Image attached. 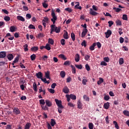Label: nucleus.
Masks as SVG:
<instances>
[{"mask_svg":"<svg viewBox=\"0 0 129 129\" xmlns=\"http://www.w3.org/2000/svg\"><path fill=\"white\" fill-rule=\"evenodd\" d=\"M51 17L52 18L51 19V21L54 24L55 23H56V21H57V16H56L55 12H54V11L51 12Z\"/></svg>","mask_w":129,"mask_h":129,"instance_id":"2","label":"nucleus"},{"mask_svg":"<svg viewBox=\"0 0 129 129\" xmlns=\"http://www.w3.org/2000/svg\"><path fill=\"white\" fill-rule=\"evenodd\" d=\"M23 9L24 11H25L26 12H27V11H29V8H28V7H27L26 6H24L23 7Z\"/></svg>","mask_w":129,"mask_h":129,"instance_id":"61","label":"nucleus"},{"mask_svg":"<svg viewBox=\"0 0 129 129\" xmlns=\"http://www.w3.org/2000/svg\"><path fill=\"white\" fill-rule=\"evenodd\" d=\"M26 17L27 19H28V20H30V19H31V18H32V15H31V14L28 13V14H26Z\"/></svg>","mask_w":129,"mask_h":129,"instance_id":"58","label":"nucleus"},{"mask_svg":"<svg viewBox=\"0 0 129 129\" xmlns=\"http://www.w3.org/2000/svg\"><path fill=\"white\" fill-rule=\"evenodd\" d=\"M48 90L50 93H55V90L53 89H48Z\"/></svg>","mask_w":129,"mask_h":129,"instance_id":"59","label":"nucleus"},{"mask_svg":"<svg viewBox=\"0 0 129 129\" xmlns=\"http://www.w3.org/2000/svg\"><path fill=\"white\" fill-rule=\"evenodd\" d=\"M62 91L63 92H64V93L66 94L69 93V89L68 88V87H67V86H66L62 89Z\"/></svg>","mask_w":129,"mask_h":129,"instance_id":"12","label":"nucleus"},{"mask_svg":"<svg viewBox=\"0 0 129 129\" xmlns=\"http://www.w3.org/2000/svg\"><path fill=\"white\" fill-rule=\"evenodd\" d=\"M45 103H46V101H45V100L44 99H40L39 100V103L40 104H42V105H45Z\"/></svg>","mask_w":129,"mask_h":129,"instance_id":"33","label":"nucleus"},{"mask_svg":"<svg viewBox=\"0 0 129 129\" xmlns=\"http://www.w3.org/2000/svg\"><path fill=\"white\" fill-rule=\"evenodd\" d=\"M60 27H56V29H55V33H60Z\"/></svg>","mask_w":129,"mask_h":129,"instance_id":"53","label":"nucleus"},{"mask_svg":"<svg viewBox=\"0 0 129 129\" xmlns=\"http://www.w3.org/2000/svg\"><path fill=\"white\" fill-rule=\"evenodd\" d=\"M109 102H106L104 104V108L105 109H108L109 108Z\"/></svg>","mask_w":129,"mask_h":129,"instance_id":"14","label":"nucleus"},{"mask_svg":"<svg viewBox=\"0 0 129 129\" xmlns=\"http://www.w3.org/2000/svg\"><path fill=\"white\" fill-rule=\"evenodd\" d=\"M123 63H124L123 58H120L119 59V64L120 65H122V64H123Z\"/></svg>","mask_w":129,"mask_h":129,"instance_id":"42","label":"nucleus"},{"mask_svg":"<svg viewBox=\"0 0 129 129\" xmlns=\"http://www.w3.org/2000/svg\"><path fill=\"white\" fill-rule=\"evenodd\" d=\"M86 69L87 71H90V67H89V65L88 64H86L85 65Z\"/></svg>","mask_w":129,"mask_h":129,"instance_id":"55","label":"nucleus"},{"mask_svg":"<svg viewBox=\"0 0 129 129\" xmlns=\"http://www.w3.org/2000/svg\"><path fill=\"white\" fill-rule=\"evenodd\" d=\"M41 80H42V81H43V82H44V83H47V84H49V83H50V81H47V80H46V78H42V79H41Z\"/></svg>","mask_w":129,"mask_h":129,"instance_id":"32","label":"nucleus"},{"mask_svg":"<svg viewBox=\"0 0 129 129\" xmlns=\"http://www.w3.org/2000/svg\"><path fill=\"white\" fill-rule=\"evenodd\" d=\"M87 32H88V30L86 28H85L83 30V32L82 33V38H84V37L86 36Z\"/></svg>","mask_w":129,"mask_h":129,"instance_id":"5","label":"nucleus"},{"mask_svg":"<svg viewBox=\"0 0 129 129\" xmlns=\"http://www.w3.org/2000/svg\"><path fill=\"white\" fill-rule=\"evenodd\" d=\"M5 21H6V22H9L11 20V18L9 16H5L4 17Z\"/></svg>","mask_w":129,"mask_h":129,"instance_id":"45","label":"nucleus"},{"mask_svg":"<svg viewBox=\"0 0 129 129\" xmlns=\"http://www.w3.org/2000/svg\"><path fill=\"white\" fill-rule=\"evenodd\" d=\"M57 29V27L55 25H51V29L50 31H53V32H55V30Z\"/></svg>","mask_w":129,"mask_h":129,"instance_id":"25","label":"nucleus"},{"mask_svg":"<svg viewBox=\"0 0 129 129\" xmlns=\"http://www.w3.org/2000/svg\"><path fill=\"white\" fill-rule=\"evenodd\" d=\"M108 24H109V27H111L113 25V22L112 21H108Z\"/></svg>","mask_w":129,"mask_h":129,"instance_id":"64","label":"nucleus"},{"mask_svg":"<svg viewBox=\"0 0 129 129\" xmlns=\"http://www.w3.org/2000/svg\"><path fill=\"white\" fill-rule=\"evenodd\" d=\"M7 56V52L6 51L0 52V58H5Z\"/></svg>","mask_w":129,"mask_h":129,"instance_id":"7","label":"nucleus"},{"mask_svg":"<svg viewBox=\"0 0 129 129\" xmlns=\"http://www.w3.org/2000/svg\"><path fill=\"white\" fill-rule=\"evenodd\" d=\"M70 63H71L70 61L67 60L64 62L63 65H64L65 66H69L70 65Z\"/></svg>","mask_w":129,"mask_h":129,"instance_id":"48","label":"nucleus"},{"mask_svg":"<svg viewBox=\"0 0 129 129\" xmlns=\"http://www.w3.org/2000/svg\"><path fill=\"white\" fill-rule=\"evenodd\" d=\"M71 68L72 69V73H73V74H75V73H76V69L75 68V67L71 66Z\"/></svg>","mask_w":129,"mask_h":129,"instance_id":"34","label":"nucleus"},{"mask_svg":"<svg viewBox=\"0 0 129 129\" xmlns=\"http://www.w3.org/2000/svg\"><path fill=\"white\" fill-rule=\"evenodd\" d=\"M95 46H96V43H94L90 47V50L91 51H93V50H94L95 48L94 47H95Z\"/></svg>","mask_w":129,"mask_h":129,"instance_id":"20","label":"nucleus"},{"mask_svg":"<svg viewBox=\"0 0 129 129\" xmlns=\"http://www.w3.org/2000/svg\"><path fill=\"white\" fill-rule=\"evenodd\" d=\"M116 26H121V21L120 20H118L116 21Z\"/></svg>","mask_w":129,"mask_h":129,"instance_id":"46","label":"nucleus"},{"mask_svg":"<svg viewBox=\"0 0 129 129\" xmlns=\"http://www.w3.org/2000/svg\"><path fill=\"white\" fill-rule=\"evenodd\" d=\"M75 60L76 62H79V61L80 60V55H79V54L77 53L76 54L75 57Z\"/></svg>","mask_w":129,"mask_h":129,"instance_id":"10","label":"nucleus"},{"mask_svg":"<svg viewBox=\"0 0 129 129\" xmlns=\"http://www.w3.org/2000/svg\"><path fill=\"white\" fill-rule=\"evenodd\" d=\"M13 113H14V114H21V111H20V109H19V108H17V107H15L13 109Z\"/></svg>","mask_w":129,"mask_h":129,"instance_id":"4","label":"nucleus"},{"mask_svg":"<svg viewBox=\"0 0 129 129\" xmlns=\"http://www.w3.org/2000/svg\"><path fill=\"white\" fill-rule=\"evenodd\" d=\"M123 113L126 116H129V111L127 110H124Z\"/></svg>","mask_w":129,"mask_h":129,"instance_id":"37","label":"nucleus"},{"mask_svg":"<svg viewBox=\"0 0 129 129\" xmlns=\"http://www.w3.org/2000/svg\"><path fill=\"white\" fill-rule=\"evenodd\" d=\"M113 10H115V12H116V13H119V12H120V11H121V9L116 8L115 7H114L113 8Z\"/></svg>","mask_w":129,"mask_h":129,"instance_id":"39","label":"nucleus"},{"mask_svg":"<svg viewBox=\"0 0 129 129\" xmlns=\"http://www.w3.org/2000/svg\"><path fill=\"white\" fill-rule=\"evenodd\" d=\"M78 105V108H79V109H81L82 108V103H81V101L80 100H79L77 102Z\"/></svg>","mask_w":129,"mask_h":129,"instance_id":"17","label":"nucleus"},{"mask_svg":"<svg viewBox=\"0 0 129 129\" xmlns=\"http://www.w3.org/2000/svg\"><path fill=\"white\" fill-rule=\"evenodd\" d=\"M36 76L37 78L41 79L43 78V74L42 72H39L38 73H36Z\"/></svg>","mask_w":129,"mask_h":129,"instance_id":"11","label":"nucleus"},{"mask_svg":"<svg viewBox=\"0 0 129 129\" xmlns=\"http://www.w3.org/2000/svg\"><path fill=\"white\" fill-rule=\"evenodd\" d=\"M17 20H19V21H21V22H25V18L21 16H18L17 17Z\"/></svg>","mask_w":129,"mask_h":129,"instance_id":"16","label":"nucleus"},{"mask_svg":"<svg viewBox=\"0 0 129 129\" xmlns=\"http://www.w3.org/2000/svg\"><path fill=\"white\" fill-rule=\"evenodd\" d=\"M71 38L73 41H75V34L74 33H71Z\"/></svg>","mask_w":129,"mask_h":129,"instance_id":"54","label":"nucleus"},{"mask_svg":"<svg viewBox=\"0 0 129 129\" xmlns=\"http://www.w3.org/2000/svg\"><path fill=\"white\" fill-rule=\"evenodd\" d=\"M41 107H42V109H43V110H48V107H47V105L45 106L41 105Z\"/></svg>","mask_w":129,"mask_h":129,"instance_id":"49","label":"nucleus"},{"mask_svg":"<svg viewBox=\"0 0 129 129\" xmlns=\"http://www.w3.org/2000/svg\"><path fill=\"white\" fill-rule=\"evenodd\" d=\"M48 22H49V18H48L47 17H44V19L42 20V23L44 28H46V23H48Z\"/></svg>","mask_w":129,"mask_h":129,"instance_id":"3","label":"nucleus"},{"mask_svg":"<svg viewBox=\"0 0 129 129\" xmlns=\"http://www.w3.org/2000/svg\"><path fill=\"white\" fill-rule=\"evenodd\" d=\"M88 81V80L87 79H84L82 80V84H83V85H86V83H87Z\"/></svg>","mask_w":129,"mask_h":129,"instance_id":"41","label":"nucleus"},{"mask_svg":"<svg viewBox=\"0 0 129 129\" xmlns=\"http://www.w3.org/2000/svg\"><path fill=\"white\" fill-rule=\"evenodd\" d=\"M93 123H92V122L89 123V128L93 129Z\"/></svg>","mask_w":129,"mask_h":129,"instance_id":"52","label":"nucleus"},{"mask_svg":"<svg viewBox=\"0 0 129 129\" xmlns=\"http://www.w3.org/2000/svg\"><path fill=\"white\" fill-rule=\"evenodd\" d=\"M92 9L94 10V11H98V8H97V6L95 5H93L92 6Z\"/></svg>","mask_w":129,"mask_h":129,"instance_id":"57","label":"nucleus"},{"mask_svg":"<svg viewBox=\"0 0 129 129\" xmlns=\"http://www.w3.org/2000/svg\"><path fill=\"white\" fill-rule=\"evenodd\" d=\"M46 1H44V2L42 3V6L43 8L46 9V8H48V4H46Z\"/></svg>","mask_w":129,"mask_h":129,"instance_id":"35","label":"nucleus"},{"mask_svg":"<svg viewBox=\"0 0 129 129\" xmlns=\"http://www.w3.org/2000/svg\"><path fill=\"white\" fill-rule=\"evenodd\" d=\"M36 57H37V56L35 54H33L30 56V59L32 61H34L36 60Z\"/></svg>","mask_w":129,"mask_h":129,"instance_id":"19","label":"nucleus"},{"mask_svg":"<svg viewBox=\"0 0 129 129\" xmlns=\"http://www.w3.org/2000/svg\"><path fill=\"white\" fill-rule=\"evenodd\" d=\"M69 96L71 99H73V100H75L76 99V96L75 95L70 94Z\"/></svg>","mask_w":129,"mask_h":129,"instance_id":"29","label":"nucleus"},{"mask_svg":"<svg viewBox=\"0 0 129 129\" xmlns=\"http://www.w3.org/2000/svg\"><path fill=\"white\" fill-rule=\"evenodd\" d=\"M13 61H14V63H17V62H19V56H17L15 58V60Z\"/></svg>","mask_w":129,"mask_h":129,"instance_id":"63","label":"nucleus"},{"mask_svg":"<svg viewBox=\"0 0 129 129\" xmlns=\"http://www.w3.org/2000/svg\"><path fill=\"white\" fill-rule=\"evenodd\" d=\"M60 77L61 78H64L66 76V73L64 71H61L60 73Z\"/></svg>","mask_w":129,"mask_h":129,"instance_id":"21","label":"nucleus"},{"mask_svg":"<svg viewBox=\"0 0 129 129\" xmlns=\"http://www.w3.org/2000/svg\"><path fill=\"white\" fill-rule=\"evenodd\" d=\"M45 77L47 78V79H51L50 77V72L47 71L45 72Z\"/></svg>","mask_w":129,"mask_h":129,"instance_id":"13","label":"nucleus"},{"mask_svg":"<svg viewBox=\"0 0 129 129\" xmlns=\"http://www.w3.org/2000/svg\"><path fill=\"white\" fill-rule=\"evenodd\" d=\"M7 58L9 61H12V60L14 59V55H13L12 54H9L7 55Z\"/></svg>","mask_w":129,"mask_h":129,"instance_id":"15","label":"nucleus"},{"mask_svg":"<svg viewBox=\"0 0 129 129\" xmlns=\"http://www.w3.org/2000/svg\"><path fill=\"white\" fill-rule=\"evenodd\" d=\"M23 47L24 48V51L25 52H27V51L29 50V49H28V44H26L24 45Z\"/></svg>","mask_w":129,"mask_h":129,"instance_id":"51","label":"nucleus"},{"mask_svg":"<svg viewBox=\"0 0 129 129\" xmlns=\"http://www.w3.org/2000/svg\"><path fill=\"white\" fill-rule=\"evenodd\" d=\"M29 29H33L34 30H36V27H35V26H34V25H33L32 24H30L29 26H28Z\"/></svg>","mask_w":129,"mask_h":129,"instance_id":"56","label":"nucleus"},{"mask_svg":"<svg viewBox=\"0 0 129 129\" xmlns=\"http://www.w3.org/2000/svg\"><path fill=\"white\" fill-rule=\"evenodd\" d=\"M55 101L56 102V104L58 106L57 109L59 113H62V109L64 108V107L63 106V105H62V101L57 99H55Z\"/></svg>","mask_w":129,"mask_h":129,"instance_id":"1","label":"nucleus"},{"mask_svg":"<svg viewBox=\"0 0 129 129\" xmlns=\"http://www.w3.org/2000/svg\"><path fill=\"white\" fill-rule=\"evenodd\" d=\"M63 38H64V39H69V36H68V32H67V31H66L64 33Z\"/></svg>","mask_w":129,"mask_h":129,"instance_id":"23","label":"nucleus"},{"mask_svg":"<svg viewBox=\"0 0 129 129\" xmlns=\"http://www.w3.org/2000/svg\"><path fill=\"white\" fill-rule=\"evenodd\" d=\"M90 15H91L92 16H97V15H98V13L95 12L92 9H90Z\"/></svg>","mask_w":129,"mask_h":129,"instance_id":"6","label":"nucleus"},{"mask_svg":"<svg viewBox=\"0 0 129 129\" xmlns=\"http://www.w3.org/2000/svg\"><path fill=\"white\" fill-rule=\"evenodd\" d=\"M30 127H31V123L28 122L25 125L24 129H30Z\"/></svg>","mask_w":129,"mask_h":129,"instance_id":"28","label":"nucleus"},{"mask_svg":"<svg viewBox=\"0 0 129 129\" xmlns=\"http://www.w3.org/2000/svg\"><path fill=\"white\" fill-rule=\"evenodd\" d=\"M45 103L46 105L48 106V107H50V106H52V102H51L49 100H45Z\"/></svg>","mask_w":129,"mask_h":129,"instance_id":"8","label":"nucleus"},{"mask_svg":"<svg viewBox=\"0 0 129 129\" xmlns=\"http://www.w3.org/2000/svg\"><path fill=\"white\" fill-rule=\"evenodd\" d=\"M60 44H61V45H62L63 46H64V45H65V39H62L60 40Z\"/></svg>","mask_w":129,"mask_h":129,"instance_id":"62","label":"nucleus"},{"mask_svg":"<svg viewBox=\"0 0 129 129\" xmlns=\"http://www.w3.org/2000/svg\"><path fill=\"white\" fill-rule=\"evenodd\" d=\"M48 43L51 45H53L54 44V40L52 38H49Z\"/></svg>","mask_w":129,"mask_h":129,"instance_id":"40","label":"nucleus"},{"mask_svg":"<svg viewBox=\"0 0 129 129\" xmlns=\"http://www.w3.org/2000/svg\"><path fill=\"white\" fill-rule=\"evenodd\" d=\"M58 57L62 59V60H67V57L64 54H60L58 55Z\"/></svg>","mask_w":129,"mask_h":129,"instance_id":"22","label":"nucleus"},{"mask_svg":"<svg viewBox=\"0 0 129 129\" xmlns=\"http://www.w3.org/2000/svg\"><path fill=\"white\" fill-rule=\"evenodd\" d=\"M103 83V79L102 78H100L99 80L97 82V84L100 85L101 83Z\"/></svg>","mask_w":129,"mask_h":129,"instance_id":"30","label":"nucleus"},{"mask_svg":"<svg viewBox=\"0 0 129 129\" xmlns=\"http://www.w3.org/2000/svg\"><path fill=\"white\" fill-rule=\"evenodd\" d=\"M33 87L34 91L37 92V84H36V83H33Z\"/></svg>","mask_w":129,"mask_h":129,"instance_id":"38","label":"nucleus"},{"mask_svg":"<svg viewBox=\"0 0 129 129\" xmlns=\"http://www.w3.org/2000/svg\"><path fill=\"white\" fill-rule=\"evenodd\" d=\"M76 4H77V5L75 6V9H78L79 10H81V9H82L81 6L79 7V2H76Z\"/></svg>","mask_w":129,"mask_h":129,"instance_id":"24","label":"nucleus"},{"mask_svg":"<svg viewBox=\"0 0 129 129\" xmlns=\"http://www.w3.org/2000/svg\"><path fill=\"white\" fill-rule=\"evenodd\" d=\"M113 123L114 125L115 128L119 129V126H118V124H117V122H116V121H113Z\"/></svg>","mask_w":129,"mask_h":129,"instance_id":"26","label":"nucleus"},{"mask_svg":"<svg viewBox=\"0 0 129 129\" xmlns=\"http://www.w3.org/2000/svg\"><path fill=\"white\" fill-rule=\"evenodd\" d=\"M105 34L106 35L105 37L107 39L109 38V37L110 36V35H111V31L107 30V31L105 33Z\"/></svg>","mask_w":129,"mask_h":129,"instance_id":"9","label":"nucleus"},{"mask_svg":"<svg viewBox=\"0 0 129 129\" xmlns=\"http://www.w3.org/2000/svg\"><path fill=\"white\" fill-rule=\"evenodd\" d=\"M109 96L108 95H105L104 97V100H106V101H107L108 100H109Z\"/></svg>","mask_w":129,"mask_h":129,"instance_id":"47","label":"nucleus"},{"mask_svg":"<svg viewBox=\"0 0 129 129\" xmlns=\"http://www.w3.org/2000/svg\"><path fill=\"white\" fill-rule=\"evenodd\" d=\"M122 20L124 21H127V15L123 14L122 15Z\"/></svg>","mask_w":129,"mask_h":129,"instance_id":"43","label":"nucleus"},{"mask_svg":"<svg viewBox=\"0 0 129 129\" xmlns=\"http://www.w3.org/2000/svg\"><path fill=\"white\" fill-rule=\"evenodd\" d=\"M37 37L38 38H43V37H44V34H43L42 33H39L38 35H37Z\"/></svg>","mask_w":129,"mask_h":129,"instance_id":"60","label":"nucleus"},{"mask_svg":"<svg viewBox=\"0 0 129 129\" xmlns=\"http://www.w3.org/2000/svg\"><path fill=\"white\" fill-rule=\"evenodd\" d=\"M10 30V31L13 33L16 31V27L14 26H11Z\"/></svg>","mask_w":129,"mask_h":129,"instance_id":"31","label":"nucleus"},{"mask_svg":"<svg viewBox=\"0 0 129 129\" xmlns=\"http://www.w3.org/2000/svg\"><path fill=\"white\" fill-rule=\"evenodd\" d=\"M75 67L76 68H78V69H82V65L81 64H75Z\"/></svg>","mask_w":129,"mask_h":129,"instance_id":"50","label":"nucleus"},{"mask_svg":"<svg viewBox=\"0 0 129 129\" xmlns=\"http://www.w3.org/2000/svg\"><path fill=\"white\" fill-rule=\"evenodd\" d=\"M50 124L51 126H54L56 124V121L54 119H51V122H50Z\"/></svg>","mask_w":129,"mask_h":129,"instance_id":"27","label":"nucleus"},{"mask_svg":"<svg viewBox=\"0 0 129 129\" xmlns=\"http://www.w3.org/2000/svg\"><path fill=\"white\" fill-rule=\"evenodd\" d=\"M44 48H45V49H46V50L48 51H50V50H51V47H50V44H46Z\"/></svg>","mask_w":129,"mask_h":129,"instance_id":"36","label":"nucleus"},{"mask_svg":"<svg viewBox=\"0 0 129 129\" xmlns=\"http://www.w3.org/2000/svg\"><path fill=\"white\" fill-rule=\"evenodd\" d=\"M31 50L32 52H36V51H38L39 50V47H38V46H34L31 47Z\"/></svg>","mask_w":129,"mask_h":129,"instance_id":"18","label":"nucleus"},{"mask_svg":"<svg viewBox=\"0 0 129 129\" xmlns=\"http://www.w3.org/2000/svg\"><path fill=\"white\" fill-rule=\"evenodd\" d=\"M83 98L86 100V101H89V97H88L86 95L83 96Z\"/></svg>","mask_w":129,"mask_h":129,"instance_id":"44","label":"nucleus"}]
</instances>
